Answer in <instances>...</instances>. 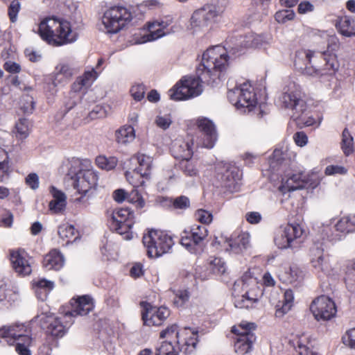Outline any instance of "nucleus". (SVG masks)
<instances>
[{
	"mask_svg": "<svg viewBox=\"0 0 355 355\" xmlns=\"http://www.w3.org/2000/svg\"><path fill=\"white\" fill-rule=\"evenodd\" d=\"M253 46L252 42L242 40L234 46H215L208 49L202 54L201 63L196 69L197 78L183 77L169 91L171 98L180 101L197 96L202 92V83L211 87L218 85L222 73L227 69L229 60L241 54L243 46Z\"/></svg>",
	"mask_w": 355,
	"mask_h": 355,
	"instance_id": "f257e3e1",
	"label": "nucleus"
},
{
	"mask_svg": "<svg viewBox=\"0 0 355 355\" xmlns=\"http://www.w3.org/2000/svg\"><path fill=\"white\" fill-rule=\"evenodd\" d=\"M294 66L303 74L323 76L334 73L338 69L339 63L336 55L331 53L301 49L295 52Z\"/></svg>",
	"mask_w": 355,
	"mask_h": 355,
	"instance_id": "f03ea898",
	"label": "nucleus"
},
{
	"mask_svg": "<svg viewBox=\"0 0 355 355\" xmlns=\"http://www.w3.org/2000/svg\"><path fill=\"white\" fill-rule=\"evenodd\" d=\"M38 33L49 43L60 46L76 41L77 33L71 30L70 23L64 19L49 18L42 21L38 27Z\"/></svg>",
	"mask_w": 355,
	"mask_h": 355,
	"instance_id": "7ed1b4c3",
	"label": "nucleus"
},
{
	"mask_svg": "<svg viewBox=\"0 0 355 355\" xmlns=\"http://www.w3.org/2000/svg\"><path fill=\"white\" fill-rule=\"evenodd\" d=\"M25 326L22 324H16L0 329V336L6 339L8 345H15V350L19 355H31L28 347L33 340Z\"/></svg>",
	"mask_w": 355,
	"mask_h": 355,
	"instance_id": "20e7f679",
	"label": "nucleus"
},
{
	"mask_svg": "<svg viewBox=\"0 0 355 355\" xmlns=\"http://www.w3.org/2000/svg\"><path fill=\"white\" fill-rule=\"evenodd\" d=\"M293 84V86H289L287 89H284V92L279 97V103L282 106L291 109L293 112L291 118L294 121H299L306 125H309L307 121H304L302 119L303 115L307 110V105L305 100L303 98V95L301 91L297 88Z\"/></svg>",
	"mask_w": 355,
	"mask_h": 355,
	"instance_id": "39448f33",
	"label": "nucleus"
},
{
	"mask_svg": "<svg viewBox=\"0 0 355 355\" xmlns=\"http://www.w3.org/2000/svg\"><path fill=\"white\" fill-rule=\"evenodd\" d=\"M143 243L150 257H160L168 252L174 244L171 236L162 231L153 230L143 236Z\"/></svg>",
	"mask_w": 355,
	"mask_h": 355,
	"instance_id": "423d86ee",
	"label": "nucleus"
},
{
	"mask_svg": "<svg viewBox=\"0 0 355 355\" xmlns=\"http://www.w3.org/2000/svg\"><path fill=\"white\" fill-rule=\"evenodd\" d=\"M227 96L230 102L237 109H248L251 111L257 103L253 87L248 83H243L239 87L229 89Z\"/></svg>",
	"mask_w": 355,
	"mask_h": 355,
	"instance_id": "0eeeda50",
	"label": "nucleus"
},
{
	"mask_svg": "<svg viewBox=\"0 0 355 355\" xmlns=\"http://www.w3.org/2000/svg\"><path fill=\"white\" fill-rule=\"evenodd\" d=\"M131 19V12L127 8L115 6L105 12L102 22L108 33H116L121 30Z\"/></svg>",
	"mask_w": 355,
	"mask_h": 355,
	"instance_id": "6e6552de",
	"label": "nucleus"
},
{
	"mask_svg": "<svg viewBox=\"0 0 355 355\" xmlns=\"http://www.w3.org/2000/svg\"><path fill=\"white\" fill-rule=\"evenodd\" d=\"M224 12V8L217 5H207L196 10L191 17V26L195 31L202 30L214 23Z\"/></svg>",
	"mask_w": 355,
	"mask_h": 355,
	"instance_id": "1a4fd4ad",
	"label": "nucleus"
},
{
	"mask_svg": "<svg viewBox=\"0 0 355 355\" xmlns=\"http://www.w3.org/2000/svg\"><path fill=\"white\" fill-rule=\"evenodd\" d=\"M254 323L241 322L238 327H234L232 332L239 336L234 343L236 353L244 355L251 351L252 345L256 340V336L252 332L254 330Z\"/></svg>",
	"mask_w": 355,
	"mask_h": 355,
	"instance_id": "9d476101",
	"label": "nucleus"
},
{
	"mask_svg": "<svg viewBox=\"0 0 355 355\" xmlns=\"http://www.w3.org/2000/svg\"><path fill=\"white\" fill-rule=\"evenodd\" d=\"M303 230L297 223L288 224L274 239L279 249H298L302 242Z\"/></svg>",
	"mask_w": 355,
	"mask_h": 355,
	"instance_id": "9b49d317",
	"label": "nucleus"
},
{
	"mask_svg": "<svg viewBox=\"0 0 355 355\" xmlns=\"http://www.w3.org/2000/svg\"><path fill=\"white\" fill-rule=\"evenodd\" d=\"M141 315L144 324L148 326H159L169 316L170 311L165 306H153L150 303L141 302Z\"/></svg>",
	"mask_w": 355,
	"mask_h": 355,
	"instance_id": "f8f14e48",
	"label": "nucleus"
},
{
	"mask_svg": "<svg viewBox=\"0 0 355 355\" xmlns=\"http://www.w3.org/2000/svg\"><path fill=\"white\" fill-rule=\"evenodd\" d=\"M310 310L314 318L318 321L330 320L336 313L334 302L324 295L315 299L310 306Z\"/></svg>",
	"mask_w": 355,
	"mask_h": 355,
	"instance_id": "ddd939ff",
	"label": "nucleus"
},
{
	"mask_svg": "<svg viewBox=\"0 0 355 355\" xmlns=\"http://www.w3.org/2000/svg\"><path fill=\"white\" fill-rule=\"evenodd\" d=\"M98 176L92 170L80 171L76 173L73 180V187L78 193L85 196L97 184Z\"/></svg>",
	"mask_w": 355,
	"mask_h": 355,
	"instance_id": "4468645a",
	"label": "nucleus"
},
{
	"mask_svg": "<svg viewBox=\"0 0 355 355\" xmlns=\"http://www.w3.org/2000/svg\"><path fill=\"white\" fill-rule=\"evenodd\" d=\"M198 125L203 136V145L207 148H211L217 139V134L213 123L207 119H201L198 121Z\"/></svg>",
	"mask_w": 355,
	"mask_h": 355,
	"instance_id": "2eb2a0df",
	"label": "nucleus"
},
{
	"mask_svg": "<svg viewBox=\"0 0 355 355\" xmlns=\"http://www.w3.org/2000/svg\"><path fill=\"white\" fill-rule=\"evenodd\" d=\"M25 252L17 250L10 253V261L15 272L20 275H29L32 268L29 261L24 257Z\"/></svg>",
	"mask_w": 355,
	"mask_h": 355,
	"instance_id": "dca6fc26",
	"label": "nucleus"
},
{
	"mask_svg": "<svg viewBox=\"0 0 355 355\" xmlns=\"http://www.w3.org/2000/svg\"><path fill=\"white\" fill-rule=\"evenodd\" d=\"M73 310L66 313V316L86 315L93 309L92 299L88 295L78 297L72 303Z\"/></svg>",
	"mask_w": 355,
	"mask_h": 355,
	"instance_id": "f3484780",
	"label": "nucleus"
},
{
	"mask_svg": "<svg viewBox=\"0 0 355 355\" xmlns=\"http://www.w3.org/2000/svg\"><path fill=\"white\" fill-rule=\"evenodd\" d=\"M307 184V180L303 173L294 174L279 187V190L282 193H285L286 191L302 189L305 188Z\"/></svg>",
	"mask_w": 355,
	"mask_h": 355,
	"instance_id": "a211bd4d",
	"label": "nucleus"
},
{
	"mask_svg": "<svg viewBox=\"0 0 355 355\" xmlns=\"http://www.w3.org/2000/svg\"><path fill=\"white\" fill-rule=\"evenodd\" d=\"M64 257L60 251L51 250L43 259V266L47 270H60L64 265Z\"/></svg>",
	"mask_w": 355,
	"mask_h": 355,
	"instance_id": "6ab92c4d",
	"label": "nucleus"
},
{
	"mask_svg": "<svg viewBox=\"0 0 355 355\" xmlns=\"http://www.w3.org/2000/svg\"><path fill=\"white\" fill-rule=\"evenodd\" d=\"M50 191L53 197V200L49 202V209L54 213H59L66 206V196L63 192L54 187H51Z\"/></svg>",
	"mask_w": 355,
	"mask_h": 355,
	"instance_id": "aec40b11",
	"label": "nucleus"
},
{
	"mask_svg": "<svg viewBox=\"0 0 355 355\" xmlns=\"http://www.w3.org/2000/svg\"><path fill=\"white\" fill-rule=\"evenodd\" d=\"M139 166L137 167L133 173L139 177H148L151 168L152 159L145 155H138L136 157Z\"/></svg>",
	"mask_w": 355,
	"mask_h": 355,
	"instance_id": "412c9836",
	"label": "nucleus"
},
{
	"mask_svg": "<svg viewBox=\"0 0 355 355\" xmlns=\"http://www.w3.org/2000/svg\"><path fill=\"white\" fill-rule=\"evenodd\" d=\"M67 328L58 318H52L46 327V334L54 338H62L67 333Z\"/></svg>",
	"mask_w": 355,
	"mask_h": 355,
	"instance_id": "4be33fe9",
	"label": "nucleus"
},
{
	"mask_svg": "<svg viewBox=\"0 0 355 355\" xmlns=\"http://www.w3.org/2000/svg\"><path fill=\"white\" fill-rule=\"evenodd\" d=\"M172 150L175 157L182 159H189L193 154L189 144L181 141H176L173 144Z\"/></svg>",
	"mask_w": 355,
	"mask_h": 355,
	"instance_id": "5701e85b",
	"label": "nucleus"
},
{
	"mask_svg": "<svg viewBox=\"0 0 355 355\" xmlns=\"http://www.w3.org/2000/svg\"><path fill=\"white\" fill-rule=\"evenodd\" d=\"M230 249L236 253H239L243 250L247 249L250 246V234L248 232H242L232 241H228Z\"/></svg>",
	"mask_w": 355,
	"mask_h": 355,
	"instance_id": "b1692460",
	"label": "nucleus"
},
{
	"mask_svg": "<svg viewBox=\"0 0 355 355\" xmlns=\"http://www.w3.org/2000/svg\"><path fill=\"white\" fill-rule=\"evenodd\" d=\"M338 28L340 33L346 37L355 36V20L344 17L340 19Z\"/></svg>",
	"mask_w": 355,
	"mask_h": 355,
	"instance_id": "393cba45",
	"label": "nucleus"
},
{
	"mask_svg": "<svg viewBox=\"0 0 355 355\" xmlns=\"http://www.w3.org/2000/svg\"><path fill=\"white\" fill-rule=\"evenodd\" d=\"M72 76V70L67 64H59L55 68V78L52 81L54 87L57 83H63Z\"/></svg>",
	"mask_w": 355,
	"mask_h": 355,
	"instance_id": "a878e982",
	"label": "nucleus"
},
{
	"mask_svg": "<svg viewBox=\"0 0 355 355\" xmlns=\"http://www.w3.org/2000/svg\"><path fill=\"white\" fill-rule=\"evenodd\" d=\"M133 213L128 208H120L115 209L112 216V223L133 221Z\"/></svg>",
	"mask_w": 355,
	"mask_h": 355,
	"instance_id": "bb28decb",
	"label": "nucleus"
},
{
	"mask_svg": "<svg viewBox=\"0 0 355 355\" xmlns=\"http://www.w3.org/2000/svg\"><path fill=\"white\" fill-rule=\"evenodd\" d=\"M116 137L119 143L126 144L130 142L135 137V130L130 125L123 127L116 131Z\"/></svg>",
	"mask_w": 355,
	"mask_h": 355,
	"instance_id": "cd10ccee",
	"label": "nucleus"
},
{
	"mask_svg": "<svg viewBox=\"0 0 355 355\" xmlns=\"http://www.w3.org/2000/svg\"><path fill=\"white\" fill-rule=\"evenodd\" d=\"M337 231L343 233H352L355 232V220L349 216H343L335 225Z\"/></svg>",
	"mask_w": 355,
	"mask_h": 355,
	"instance_id": "c85d7f7f",
	"label": "nucleus"
},
{
	"mask_svg": "<svg viewBox=\"0 0 355 355\" xmlns=\"http://www.w3.org/2000/svg\"><path fill=\"white\" fill-rule=\"evenodd\" d=\"M194 245H200L207 236V230L204 225H194L189 232Z\"/></svg>",
	"mask_w": 355,
	"mask_h": 355,
	"instance_id": "c756f323",
	"label": "nucleus"
},
{
	"mask_svg": "<svg viewBox=\"0 0 355 355\" xmlns=\"http://www.w3.org/2000/svg\"><path fill=\"white\" fill-rule=\"evenodd\" d=\"M224 187L231 189L234 187L236 180H239V171L236 168H231L221 176Z\"/></svg>",
	"mask_w": 355,
	"mask_h": 355,
	"instance_id": "7c9ffc66",
	"label": "nucleus"
},
{
	"mask_svg": "<svg viewBox=\"0 0 355 355\" xmlns=\"http://www.w3.org/2000/svg\"><path fill=\"white\" fill-rule=\"evenodd\" d=\"M257 302V298L250 297L248 293H245L244 295L235 299L234 304L235 307L239 309H250L253 306V304Z\"/></svg>",
	"mask_w": 355,
	"mask_h": 355,
	"instance_id": "2f4dec72",
	"label": "nucleus"
},
{
	"mask_svg": "<svg viewBox=\"0 0 355 355\" xmlns=\"http://www.w3.org/2000/svg\"><path fill=\"white\" fill-rule=\"evenodd\" d=\"M315 251L317 257L313 258L311 260L313 266L324 273H327L329 272V264L327 261L324 260L322 250L319 248H316Z\"/></svg>",
	"mask_w": 355,
	"mask_h": 355,
	"instance_id": "473e14b6",
	"label": "nucleus"
},
{
	"mask_svg": "<svg viewBox=\"0 0 355 355\" xmlns=\"http://www.w3.org/2000/svg\"><path fill=\"white\" fill-rule=\"evenodd\" d=\"M284 304L281 309L276 311V315L279 317L287 313L293 305L294 300L293 293L291 290H286L284 293Z\"/></svg>",
	"mask_w": 355,
	"mask_h": 355,
	"instance_id": "72a5a7b5",
	"label": "nucleus"
},
{
	"mask_svg": "<svg viewBox=\"0 0 355 355\" xmlns=\"http://www.w3.org/2000/svg\"><path fill=\"white\" fill-rule=\"evenodd\" d=\"M341 144L342 149L346 155H349L353 152V138L347 128L343 131Z\"/></svg>",
	"mask_w": 355,
	"mask_h": 355,
	"instance_id": "f704fd0d",
	"label": "nucleus"
},
{
	"mask_svg": "<svg viewBox=\"0 0 355 355\" xmlns=\"http://www.w3.org/2000/svg\"><path fill=\"white\" fill-rule=\"evenodd\" d=\"M17 137L25 139L29 135V122L25 118L19 119L15 124Z\"/></svg>",
	"mask_w": 355,
	"mask_h": 355,
	"instance_id": "c9c22d12",
	"label": "nucleus"
},
{
	"mask_svg": "<svg viewBox=\"0 0 355 355\" xmlns=\"http://www.w3.org/2000/svg\"><path fill=\"white\" fill-rule=\"evenodd\" d=\"M133 224L134 221H126L121 223H112V226L118 234L121 235L127 234L125 238L127 239H130L131 237L129 235V231L132 228Z\"/></svg>",
	"mask_w": 355,
	"mask_h": 355,
	"instance_id": "e433bc0d",
	"label": "nucleus"
},
{
	"mask_svg": "<svg viewBox=\"0 0 355 355\" xmlns=\"http://www.w3.org/2000/svg\"><path fill=\"white\" fill-rule=\"evenodd\" d=\"M98 165L103 169L110 171L115 168L117 164V159L115 157H110L109 159L105 157H98L96 159Z\"/></svg>",
	"mask_w": 355,
	"mask_h": 355,
	"instance_id": "4c0bfd02",
	"label": "nucleus"
},
{
	"mask_svg": "<svg viewBox=\"0 0 355 355\" xmlns=\"http://www.w3.org/2000/svg\"><path fill=\"white\" fill-rule=\"evenodd\" d=\"M295 12L291 10H282L277 12L275 15V19L277 22L284 24L287 21L293 19Z\"/></svg>",
	"mask_w": 355,
	"mask_h": 355,
	"instance_id": "58836bf2",
	"label": "nucleus"
},
{
	"mask_svg": "<svg viewBox=\"0 0 355 355\" xmlns=\"http://www.w3.org/2000/svg\"><path fill=\"white\" fill-rule=\"evenodd\" d=\"M155 355H178L171 343L164 342L156 349Z\"/></svg>",
	"mask_w": 355,
	"mask_h": 355,
	"instance_id": "ea45409f",
	"label": "nucleus"
},
{
	"mask_svg": "<svg viewBox=\"0 0 355 355\" xmlns=\"http://www.w3.org/2000/svg\"><path fill=\"white\" fill-rule=\"evenodd\" d=\"M76 229L72 225L60 226L58 229V234L62 239H72L76 235Z\"/></svg>",
	"mask_w": 355,
	"mask_h": 355,
	"instance_id": "a19ab883",
	"label": "nucleus"
},
{
	"mask_svg": "<svg viewBox=\"0 0 355 355\" xmlns=\"http://www.w3.org/2000/svg\"><path fill=\"white\" fill-rule=\"evenodd\" d=\"M211 271L216 275L224 274L226 270L225 263L220 258H215L211 262Z\"/></svg>",
	"mask_w": 355,
	"mask_h": 355,
	"instance_id": "79ce46f5",
	"label": "nucleus"
},
{
	"mask_svg": "<svg viewBox=\"0 0 355 355\" xmlns=\"http://www.w3.org/2000/svg\"><path fill=\"white\" fill-rule=\"evenodd\" d=\"M20 9V3L16 0L12 1L8 8V15L10 21L14 23L17 21V14Z\"/></svg>",
	"mask_w": 355,
	"mask_h": 355,
	"instance_id": "37998d69",
	"label": "nucleus"
},
{
	"mask_svg": "<svg viewBox=\"0 0 355 355\" xmlns=\"http://www.w3.org/2000/svg\"><path fill=\"white\" fill-rule=\"evenodd\" d=\"M173 206L175 209H185L190 206L189 199L185 196L177 197L173 201Z\"/></svg>",
	"mask_w": 355,
	"mask_h": 355,
	"instance_id": "c03bdc74",
	"label": "nucleus"
},
{
	"mask_svg": "<svg viewBox=\"0 0 355 355\" xmlns=\"http://www.w3.org/2000/svg\"><path fill=\"white\" fill-rule=\"evenodd\" d=\"M343 343L350 348L355 349V328L349 329L343 336Z\"/></svg>",
	"mask_w": 355,
	"mask_h": 355,
	"instance_id": "a18cd8bd",
	"label": "nucleus"
},
{
	"mask_svg": "<svg viewBox=\"0 0 355 355\" xmlns=\"http://www.w3.org/2000/svg\"><path fill=\"white\" fill-rule=\"evenodd\" d=\"M130 92L134 99L139 101L144 97L145 86L142 84L134 85L132 87Z\"/></svg>",
	"mask_w": 355,
	"mask_h": 355,
	"instance_id": "49530a36",
	"label": "nucleus"
},
{
	"mask_svg": "<svg viewBox=\"0 0 355 355\" xmlns=\"http://www.w3.org/2000/svg\"><path fill=\"white\" fill-rule=\"evenodd\" d=\"M180 165L182 170L187 175L193 176L196 175L197 171L189 159H182Z\"/></svg>",
	"mask_w": 355,
	"mask_h": 355,
	"instance_id": "de8ad7c7",
	"label": "nucleus"
},
{
	"mask_svg": "<svg viewBox=\"0 0 355 355\" xmlns=\"http://www.w3.org/2000/svg\"><path fill=\"white\" fill-rule=\"evenodd\" d=\"M345 281L347 284L355 282V263H349L345 271Z\"/></svg>",
	"mask_w": 355,
	"mask_h": 355,
	"instance_id": "09e8293b",
	"label": "nucleus"
},
{
	"mask_svg": "<svg viewBox=\"0 0 355 355\" xmlns=\"http://www.w3.org/2000/svg\"><path fill=\"white\" fill-rule=\"evenodd\" d=\"M25 182L31 189L36 190L40 184L39 177L36 173H31L26 176Z\"/></svg>",
	"mask_w": 355,
	"mask_h": 355,
	"instance_id": "8fccbe9b",
	"label": "nucleus"
},
{
	"mask_svg": "<svg viewBox=\"0 0 355 355\" xmlns=\"http://www.w3.org/2000/svg\"><path fill=\"white\" fill-rule=\"evenodd\" d=\"M347 173V169L338 165H329L327 166L325 168L324 173L327 175H333L336 174H345Z\"/></svg>",
	"mask_w": 355,
	"mask_h": 355,
	"instance_id": "3c124183",
	"label": "nucleus"
},
{
	"mask_svg": "<svg viewBox=\"0 0 355 355\" xmlns=\"http://www.w3.org/2000/svg\"><path fill=\"white\" fill-rule=\"evenodd\" d=\"M196 216L198 220L203 224H209L212 220V214L205 210H198Z\"/></svg>",
	"mask_w": 355,
	"mask_h": 355,
	"instance_id": "603ef678",
	"label": "nucleus"
},
{
	"mask_svg": "<svg viewBox=\"0 0 355 355\" xmlns=\"http://www.w3.org/2000/svg\"><path fill=\"white\" fill-rule=\"evenodd\" d=\"M189 298V292L187 291H180L176 294L174 299V304L177 306H182Z\"/></svg>",
	"mask_w": 355,
	"mask_h": 355,
	"instance_id": "864d4df0",
	"label": "nucleus"
},
{
	"mask_svg": "<svg viewBox=\"0 0 355 355\" xmlns=\"http://www.w3.org/2000/svg\"><path fill=\"white\" fill-rule=\"evenodd\" d=\"M184 235L182 236L180 243L184 246L187 250L192 252L193 247L195 246L193 243V239L191 235L189 234L188 231H184L183 232Z\"/></svg>",
	"mask_w": 355,
	"mask_h": 355,
	"instance_id": "5fc2aeb1",
	"label": "nucleus"
},
{
	"mask_svg": "<svg viewBox=\"0 0 355 355\" xmlns=\"http://www.w3.org/2000/svg\"><path fill=\"white\" fill-rule=\"evenodd\" d=\"M34 286L37 288L44 289L45 291H49L53 288V282L51 281H48L45 279H40L37 282H34Z\"/></svg>",
	"mask_w": 355,
	"mask_h": 355,
	"instance_id": "6e6d98bb",
	"label": "nucleus"
},
{
	"mask_svg": "<svg viewBox=\"0 0 355 355\" xmlns=\"http://www.w3.org/2000/svg\"><path fill=\"white\" fill-rule=\"evenodd\" d=\"M155 123L159 128L166 130L169 128L172 121L169 116H158L156 118Z\"/></svg>",
	"mask_w": 355,
	"mask_h": 355,
	"instance_id": "4d7b16f0",
	"label": "nucleus"
},
{
	"mask_svg": "<svg viewBox=\"0 0 355 355\" xmlns=\"http://www.w3.org/2000/svg\"><path fill=\"white\" fill-rule=\"evenodd\" d=\"M295 351L299 355H316L311 350H310L307 345L303 344L301 340L297 341Z\"/></svg>",
	"mask_w": 355,
	"mask_h": 355,
	"instance_id": "13d9d810",
	"label": "nucleus"
},
{
	"mask_svg": "<svg viewBox=\"0 0 355 355\" xmlns=\"http://www.w3.org/2000/svg\"><path fill=\"white\" fill-rule=\"evenodd\" d=\"M338 47L339 43L338 39L334 37H331L328 40L327 51H322V53H331L336 55V54L334 52L336 51L338 49ZM319 53H322V51H320Z\"/></svg>",
	"mask_w": 355,
	"mask_h": 355,
	"instance_id": "bf43d9fd",
	"label": "nucleus"
},
{
	"mask_svg": "<svg viewBox=\"0 0 355 355\" xmlns=\"http://www.w3.org/2000/svg\"><path fill=\"white\" fill-rule=\"evenodd\" d=\"M296 144L299 146H304L307 144L308 137L304 132H297L293 136Z\"/></svg>",
	"mask_w": 355,
	"mask_h": 355,
	"instance_id": "052dcab7",
	"label": "nucleus"
},
{
	"mask_svg": "<svg viewBox=\"0 0 355 355\" xmlns=\"http://www.w3.org/2000/svg\"><path fill=\"white\" fill-rule=\"evenodd\" d=\"M130 200L137 202L140 207L144 206L145 202L141 195L139 193L137 189H133L129 196Z\"/></svg>",
	"mask_w": 355,
	"mask_h": 355,
	"instance_id": "680f3d73",
	"label": "nucleus"
},
{
	"mask_svg": "<svg viewBox=\"0 0 355 355\" xmlns=\"http://www.w3.org/2000/svg\"><path fill=\"white\" fill-rule=\"evenodd\" d=\"M245 218L248 223L257 224L261 220V216L259 212L252 211L246 214Z\"/></svg>",
	"mask_w": 355,
	"mask_h": 355,
	"instance_id": "e2e57ef3",
	"label": "nucleus"
},
{
	"mask_svg": "<svg viewBox=\"0 0 355 355\" xmlns=\"http://www.w3.org/2000/svg\"><path fill=\"white\" fill-rule=\"evenodd\" d=\"M4 69L10 73H19L21 70V67L16 62H7L4 64Z\"/></svg>",
	"mask_w": 355,
	"mask_h": 355,
	"instance_id": "0e129e2a",
	"label": "nucleus"
},
{
	"mask_svg": "<svg viewBox=\"0 0 355 355\" xmlns=\"http://www.w3.org/2000/svg\"><path fill=\"white\" fill-rule=\"evenodd\" d=\"M313 10V6L309 1L301 2L298 6V12L301 14L306 13Z\"/></svg>",
	"mask_w": 355,
	"mask_h": 355,
	"instance_id": "69168bd1",
	"label": "nucleus"
},
{
	"mask_svg": "<svg viewBox=\"0 0 355 355\" xmlns=\"http://www.w3.org/2000/svg\"><path fill=\"white\" fill-rule=\"evenodd\" d=\"M127 193L124 189H116L113 193L114 199L118 202H121L127 198Z\"/></svg>",
	"mask_w": 355,
	"mask_h": 355,
	"instance_id": "338daca9",
	"label": "nucleus"
},
{
	"mask_svg": "<svg viewBox=\"0 0 355 355\" xmlns=\"http://www.w3.org/2000/svg\"><path fill=\"white\" fill-rule=\"evenodd\" d=\"M178 327L176 324H172L170 327H167L166 329L163 330L160 333V337L164 338L168 335L173 334L175 333L176 336H178V332L177 331Z\"/></svg>",
	"mask_w": 355,
	"mask_h": 355,
	"instance_id": "774afa93",
	"label": "nucleus"
}]
</instances>
